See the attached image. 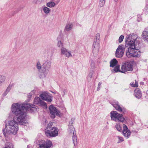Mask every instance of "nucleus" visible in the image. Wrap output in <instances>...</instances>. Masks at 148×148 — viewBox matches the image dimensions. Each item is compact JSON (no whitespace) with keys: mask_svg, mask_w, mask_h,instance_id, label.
I'll use <instances>...</instances> for the list:
<instances>
[{"mask_svg":"<svg viewBox=\"0 0 148 148\" xmlns=\"http://www.w3.org/2000/svg\"><path fill=\"white\" fill-rule=\"evenodd\" d=\"M37 106L32 104L18 103H13L11 107V111L15 115L13 120L8 121L5 125L6 132L4 133L5 136L9 138L10 139L12 138V135L16 134L18 130V123L25 125L26 122L25 117L26 111L29 109L30 110H35L37 109Z\"/></svg>","mask_w":148,"mask_h":148,"instance_id":"obj_1","label":"nucleus"},{"mask_svg":"<svg viewBox=\"0 0 148 148\" xmlns=\"http://www.w3.org/2000/svg\"><path fill=\"white\" fill-rule=\"evenodd\" d=\"M128 45L129 47L126 53L127 57L128 58L139 57L140 53L138 50L140 47L139 42H138L134 45Z\"/></svg>","mask_w":148,"mask_h":148,"instance_id":"obj_2","label":"nucleus"},{"mask_svg":"<svg viewBox=\"0 0 148 148\" xmlns=\"http://www.w3.org/2000/svg\"><path fill=\"white\" fill-rule=\"evenodd\" d=\"M53 125L52 122L49 123L45 129V134L47 137H54L58 135V130L56 127H52Z\"/></svg>","mask_w":148,"mask_h":148,"instance_id":"obj_3","label":"nucleus"},{"mask_svg":"<svg viewBox=\"0 0 148 148\" xmlns=\"http://www.w3.org/2000/svg\"><path fill=\"white\" fill-rule=\"evenodd\" d=\"M140 38H138L137 35L132 34L127 35L125 39V42L128 45H134L138 42L139 45H140Z\"/></svg>","mask_w":148,"mask_h":148,"instance_id":"obj_4","label":"nucleus"},{"mask_svg":"<svg viewBox=\"0 0 148 148\" xmlns=\"http://www.w3.org/2000/svg\"><path fill=\"white\" fill-rule=\"evenodd\" d=\"M51 61L49 60L46 61L42 65V74L40 75V78L45 77L48 73L51 66Z\"/></svg>","mask_w":148,"mask_h":148,"instance_id":"obj_5","label":"nucleus"},{"mask_svg":"<svg viewBox=\"0 0 148 148\" xmlns=\"http://www.w3.org/2000/svg\"><path fill=\"white\" fill-rule=\"evenodd\" d=\"M121 72L125 73L127 71H132L133 70V65L130 62H125L122 64Z\"/></svg>","mask_w":148,"mask_h":148,"instance_id":"obj_6","label":"nucleus"},{"mask_svg":"<svg viewBox=\"0 0 148 148\" xmlns=\"http://www.w3.org/2000/svg\"><path fill=\"white\" fill-rule=\"evenodd\" d=\"M125 47L124 45H119L115 52V56L116 57L120 58L122 57L124 54Z\"/></svg>","mask_w":148,"mask_h":148,"instance_id":"obj_7","label":"nucleus"},{"mask_svg":"<svg viewBox=\"0 0 148 148\" xmlns=\"http://www.w3.org/2000/svg\"><path fill=\"white\" fill-rule=\"evenodd\" d=\"M40 97L42 100L48 102H51L52 101V95L47 92H42L40 95Z\"/></svg>","mask_w":148,"mask_h":148,"instance_id":"obj_8","label":"nucleus"},{"mask_svg":"<svg viewBox=\"0 0 148 148\" xmlns=\"http://www.w3.org/2000/svg\"><path fill=\"white\" fill-rule=\"evenodd\" d=\"M38 145L40 148H50L52 144L51 141L47 140L46 141L40 140H39Z\"/></svg>","mask_w":148,"mask_h":148,"instance_id":"obj_9","label":"nucleus"},{"mask_svg":"<svg viewBox=\"0 0 148 148\" xmlns=\"http://www.w3.org/2000/svg\"><path fill=\"white\" fill-rule=\"evenodd\" d=\"M50 113L51 114V117L54 119L56 115L59 116L60 112L56 108L52 105H50L49 107Z\"/></svg>","mask_w":148,"mask_h":148,"instance_id":"obj_10","label":"nucleus"},{"mask_svg":"<svg viewBox=\"0 0 148 148\" xmlns=\"http://www.w3.org/2000/svg\"><path fill=\"white\" fill-rule=\"evenodd\" d=\"M111 114L112 120H114V118H115V121H116V120H118L122 122H123L125 120L122 114L118 113L116 111L112 112Z\"/></svg>","mask_w":148,"mask_h":148,"instance_id":"obj_11","label":"nucleus"},{"mask_svg":"<svg viewBox=\"0 0 148 148\" xmlns=\"http://www.w3.org/2000/svg\"><path fill=\"white\" fill-rule=\"evenodd\" d=\"M99 42L94 41L92 46V52L94 56H96L98 54L99 49Z\"/></svg>","mask_w":148,"mask_h":148,"instance_id":"obj_12","label":"nucleus"},{"mask_svg":"<svg viewBox=\"0 0 148 148\" xmlns=\"http://www.w3.org/2000/svg\"><path fill=\"white\" fill-rule=\"evenodd\" d=\"M33 103L35 104H40L41 106L44 108L47 107L46 103L44 101H42L39 97H36L34 100Z\"/></svg>","mask_w":148,"mask_h":148,"instance_id":"obj_13","label":"nucleus"},{"mask_svg":"<svg viewBox=\"0 0 148 148\" xmlns=\"http://www.w3.org/2000/svg\"><path fill=\"white\" fill-rule=\"evenodd\" d=\"M61 55H64L67 58L72 56L71 51L64 47H62L60 49Z\"/></svg>","mask_w":148,"mask_h":148,"instance_id":"obj_14","label":"nucleus"},{"mask_svg":"<svg viewBox=\"0 0 148 148\" xmlns=\"http://www.w3.org/2000/svg\"><path fill=\"white\" fill-rule=\"evenodd\" d=\"M123 130L122 132L123 135L125 137L128 138L130 135V132L127 127L125 124L123 125Z\"/></svg>","mask_w":148,"mask_h":148,"instance_id":"obj_15","label":"nucleus"},{"mask_svg":"<svg viewBox=\"0 0 148 148\" xmlns=\"http://www.w3.org/2000/svg\"><path fill=\"white\" fill-rule=\"evenodd\" d=\"M73 123V121L72 120H71L69 123L68 132L70 134H72L75 133V129L72 125Z\"/></svg>","mask_w":148,"mask_h":148,"instance_id":"obj_16","label":"nucleus"},{"mask_svg":"<svg viewBox=\"0 0 148 148\" xmlns=\"http://www.w3.org/2000/svg\"><path fill=\"white\" fill-rule=\"evenodd\" d=\"M113 106L117 110L120 112H125V109L124 108H122L118 104V102H116L115 104H112Z\"/></svg>","mask_w":148,"mask_h":148,"instance_id":"obj_17","label":"nucleus"},{"mask_svg":"<svg viewBox=\"0 0 148 148\" xmlns=\"http://www.w3.org/2000/svg\"><path fill=\"white\" fill-rule=\"evenodd\" d=\"M134 95L135 97L138 99H140L141 97V93L138 88H136L135 90Z\"/></svg>","mask_w":148,"mask_h":148,"instance_id":"obj_18","label":"nucleus"},{"mask_svg":"<svg viewBox=\"0 0 148 148\" xmlns=\"http://www.w3.org/2000/svg\"><path fill=\"white\" fill-rule=\"evenodd\" d=\"M142 38L144 40L148 42V31H143L142 34Z\"/></svg>","mask_w":148,"mask_h":148,"instance_id":"obj_19","label":"nucleus"},{"mask_svg":"<svg viewBox=\"0 0 148 148\" xmlns=\"http://www.w3.org/2000/svg\"><path fill=\"white\" fill-rule=\"evenodd\" d=\"M73 25L71 23H69L67 24L65 26L64 31H69L71 30L73 28Z\"/></svg>","mask_w":148,"mask_h":148,"instance_id":"obj_20","label":"nucleus"},{"mask_svg":"<svg viewBox=\"0 0 148 148\" xmlns=\"http://www.w3.org/2000/svg\"><path fill=\"white\" fill-rule=\"evenodd\" d=\"M72 140L74 146H76L77 144V138L75 132V133L73 134Z\"/></svg>","mask_w":148,"mask_h":148,"instance_id":"obj_21","label":"nucleus"},{"mask_svg":"<svg viewBox=\"0 0 148 148\" xmlns=\"http://www.w3.org/2000/svg\"><path fill=\"white\" fill-rule=\"evenodd\" d=\"M12 85H9L8 86L6 90L4 92L3 94V96H5L8 92L10 91V90L11 89L12 87Z\"/></svg>","mask_w":148,"mask_h":148,"instance_id":"obj_22","label":"nucleus"},{"mask_svg":"<svg viewBox=\"0 0 148 148\" xmlns=\"http://www.w3.org/2000/svg\"><path fill=\"white\" fill-rule=\"evenodd\" d=\"M56 5V3L52 1H50L46 4V5L49 8H53Z\"/></svg>","mask_w":148,"mask_h":148,"instance_id":"obj_23","label":"nucleus"},{"mask_svg":"<svg viewBox=\"0 0 148 148\" xmlns=\"http://www.w3.org/2000/svg\"><path fill=\"white\" fill-rule=\"evenodd\" d=\"M121 70H120V66L119 65L116 66L115 67H114V69L113 71H112V72L113 73H114L120 72H121Z\"/></svg>","mask_w":148,"mask_h":148,"instance_id":"obj_24","label":"nucleus"},{"mask_svg":"<svg viewBox=\"0 0 148 148\" xmlns=\"http://www.w3.org/2000/svg\"><path fill=\"white\" fill-rule=\"evenodd\" d=\"M6 79L5 77L3 75H0V85L5 82Z\"/></svg>","mask_w":148,"mask_h":148,"instance_id":"obj_25","label":"nucleus"},{"mask_svg":"<svg viewBox=\"0 0 148 148\" xmlns=\"http://www.w3.org/2000/svg\"><path fill=\"white\" fill-rule=\"evenodd\" d=\"M118 63V62L115 58L112 60V67H113L116 65Z\"/></svg>","mask_w":148,"mask_h":148,"instance_id":"obj_26","label":"nucleus"},{"mask_svg":"<svg viewBox=\"0 0 148 148\" xmlns=\"http://www.w3.org/2000/svg\"><path fill=\"white\" fill-rule=\"evenodd\" d=\"M43 11L46 14H48L49 13L50 10L48 8L45 7L43 8Z\"/></svg>","mask_w":148,"mask_h":148,"instance_id":"obj_27","label":"nucleus"},{"mask_svg":"<svg viewBox=\"0 0 148 148\" xmlns=\"http://www.w3.org/2000/svg\"><path fill=\"white\" fill-rule=\"evenodd\" d=\"M115 127L118 131L121 132L122 131L121 126L120 124H117L115 125Z\"/></svg>","mask_w":148,"mask_h":148,"instance_id":"obj_28","label":"nucleus"},{"mask_svg":"<svg viewBox=\"0 0 148 148\" xmlns=\"http://www.w3.org/2000/svg\"><path fill=\"white\" fill-rule=\"evenodd\" d=\"M3 148H13V145L10 143H7L6 144L5 147Z\"/></svg>","mask_w":148,"mask_h":148,"instance_id":"obj_29","label":"nucleus"},{"mask_svg":"<svg viewBox=\"0 0 148 148\" xmlns=\"http://www.w3.org/2000/svg\"><path fill=\"white\" fill-rule=\"evenodd\" d=\"M43 1V0H33L32 2L34 4H40Z\"/></svg>","mask_w":148,"mask_h":148,"instance_id":"obj_30","label":"nucleus"},{"mask_svg":"<svg viewBox=\"0 0 148 148\" xmlns=\"http://www.w3.org/2000/svg\"><path fill=\"white\" fill-rule=\"evenodd\" d=\"M135 83L134 84V82H131L130 84V86L133 87H137L138 86V82H137L136 80H135Z\"/></svg>","mask_w":148,"mask_h":148,"instance_id":"obj_31","label":"nucleus"},{"mask_svg":"<svg viewBox=\"0 0 148 148\" xmlns=\"http://www.w3.org/2000/svg\"><path fill=\"white\" fill-rule=\"evenodd\" d=\"M59 37H58L57 38V40H58V42L57 44L58 47H62L63 46V44L62 42H61V41H60L59 40H58Z\"/></svg>","mask_w":148,"mask_h":148,"instance_id":"obj_32","label":"nucleus"},{"mask_svg":"<svg viewBox=\"0 0 148 148\" xmlns=\"http://www.w3.org/2000/svg\"><path fill=\"white\" fill-rule=\"evenodd\" d=\"M90 67L91 69H93L95 68V62L94 61L91 60L90 64Z\"/></svg>","mask_w":148,"mask_h":148,"instance_id":"obj_33","label":"nucleus"},{"mask_svg":"<svg viewBox=\"0 0 148 148\" xmlns=\"http://www.w3.org/2000/svg\"><path fill=\"white\" fill-rule=\"evenodd\" d=\"M105 0H100L99 2V6L100 7H103L105 3Z\"/></svg>","mask_w":148,"mask_h":148,"instance_id":"obj_34","label":"nucleus"},{"mask_svg":"<svg viewBox=\"0 0 148 148\" xmlns=\"http://www.w3.org/2000/svg\"><path fill=\"white\" fill-rule=\"evenodd\" d=\"M36 67L38 70L41 69L42 70V66H41L39 62H38L36 64Z\"/></svg>","mask_w":148,"mask_h":148,"instance_id":"obj_35","label":"nucleus"},{"mask_svg":"<svg viewBox=\"0 0 148 148\" xmlns=\"http://www.w3.org/2000/svg\"><path fill=\"white\" fill-rule=\"evenodd\" d=\"M100 38V34L99 33H97L96 34L95 37V38L94 40L97 41V42H99Z\"/></svg>","mask_w":148,"mask_h":148,"instance_id":"obj_36","label":"nucleus"},{"mask_svg":"<svg viewBox=\"0 0 148 148\" xmlns=\"http://www.w3.org/2000/svg\"><path fill=\"white\" fill-rule=\"evenodd\" d=\"M93 71H92L90 72L88 74V75L87 76L88 79H90L92 78V76L93 73Z\"/></svg>","mask_w":148,"mask_h":148,"instance_id":"obj_37","label":"nucleus"},{"mask_svg":"<svg viewBox=\"0 0 148 148\" xmlns=\"http://www.w3.org/2000/svg\"><path fill=\"white\" fill-rule=\"evenodd\" d=\"M124 36L123 35H121L119 38V42L120 43H121L123 40L124 39Z\"/></svg>","mask_w":148,"mask_h":148,"instance_id":"obj_38","label":"nucleus"},{"mask_svg":"<svg viewBox=\"0 0 148 148\" xmlns=\"http://www.w3.org/2000/svg\"><path fill=\"white\" fill-rule=\"evenodd\" d=\"M34 91H33L32 92H31L30 93H29V95H28V97L29 98H30L32 96V94H34Z\"/></svg>","mask_w":148,"mask_h":148,"instance_id":"obj_39","label":"nucleus"},{"mask_svg":"<svg viewBox=\"0 0 148 148\" xmlns=\"http://www.w3.org/2000/svg\"><path fill=\"white\" fill-rule=\"evenodd\" d=\"M118 137L119 140V141L118 142V143L121 142L123 140V138L122 137L118 136Z\"/></svg>","mask_w":148,"mask_h":148,"instance_id":"obj_40","label":"nucleus"},{"mask_svg":"<svg viewBox=\"0 0 148 148\" xmlns=\"http://www.w3.org/2000/svg\"><path fill=\"white\" fill-rule=\"evenodd\" d=\"M60 0H56V1H55V3H56V4H58Z\"/></svg>","mask_w":148,"mask_h":148,"instance_id":"obj_41","label":"nucleus"},{"mask_svg":"<svg viewBox=\"0 0 148 148\" xmlns=\"http://www.w3.org/2000/svg\"><path fill=\"white\" fill-rule=\"evenodd\" d=\"M101 84L102 83L101 82H100L98 84V86L99 87H100L101 86Z\"/></svg>","mask_w":148,"mask_h":148,"instance_id":"obj_42","label":"nucleus"},{"mask_svg":"<svg viewBox=\"0 0 148 148\" xmlns=\"http://www.w3.org/2000/svg\"><path fill=\"white\" fill-rule=\"evenodd\" d=\"M140 84L142 85H143L144 84V83L143 82H141L140 83Z\"/></svg>","mask_w":148,"mask_h":148,"instance_id":"obj_43","label":"nucleus"},{"mask_svg":"<svg viewBox=\"0 0 148 148\" xmlns=\"http://www.w3.org/2000/svg\"><path fill=\"white\" fill-rule=\"evenodd\" d=\"M99 89H100V87H99L98 86V87L97 88V90L98 91H99Z\"/></svg>","mask_w":148,"mask_h":148,"instance_id":"obj_44","label":"nucleus"},{"mask_svg":"<svg viewBox=\"0 0 148 148\" xmlns=\"http://www.w3.org/2000/svg\"><path fill=\"white\" fill-rule=\"evenodd\" d=\"M30 145H28L27 147V148H30Z\"/></svg>","mask_w":148,"mask_h":148,"instance_id":"obj_45","label":"nucleus"},{"mask_svg":"<svg viewBox=\"0 0 148 148\" xmlns=\"http://www.w3.org/2000/svg\"><path fill=\"white\" fill-rule=\"evenodd\" d=\"M110 67H111V66H112V65H111V61H110Z\"/></svg>","mask_w":148,"mask_h":148,"instance_id":"obj_46","label":"nucleus"},{"mask_svg":"<svg viewBox=\"0 0 148 148\" xmlns=\"http://www.w3.org/2000/svg\"><path fill=\"white\" fill-rule=\"evenodd\" d=\"M110 67H111V66H112V65H111V61H110Z\"/></svg>","mask_w":148,"mask_h":148,"instance_id":"obj_47","label":"nucleus"},{"mask_svg":"<svg viewBox=\"0 0 148 148\" xmlns=\"http://www.w3.org/2000/svg\"><path fill=\"white\" fill-rule=\"evenodd\" d=\"M146 7L147 8H148V5H146Z\"/></svg>","mask_w":148,"mask_h":148,"instance_id":"obj_48","label":"nucleus"},{"mask_svg":"<svg viewBox=\"0 0 148 148\" xmlns=\"http://www.w3.org/2000/svg\"><path fill=\"white\" fill-rule=\"evenodd\" d=\"M147 94L148 95V90L147 91Z\"/></svg>","mask_w":148,"mask_h":148,"instance_id":"obj_49","label":"nucleus"},{"mask_svg":"<svg viewBox=\"0 0 148 148\" xmlns=\"http://www.w3.org/2000/svg\"><path fill=\"white\" fill-rule=\"evenodd\" d=\"M118 0H114V1H117Z\"/></svg>","mask_w":148,"mask_h":148,"instance_id":"obj_50","label":"nucleus"},{"mask_svg":"<svg viewBox=\"0 0 148 148\" xmlns=\"http://www.w3.org/2000/svg\"><path fill=\"white\" fill-rule=\"evenodd\" d=\"M52 1H54L55 2V0H51Z\"/></svg>","mask_w":148,"mask_h":148,"instance_id":"obj_51","label":"nucleus"},{"mask_svg":"<svg viewBox=\"0 0 148 148\" xmlns=\"http://www.w3.org/2000/svg\"><path fill=\"white\" fill-rule=\"evenodd\" d=\"M110 115H111V112H110Z\"/></svg>","mask_w":148,"mask_h":148,"instance_id":"obj_52","label":"nucleus"}]
</instances>
